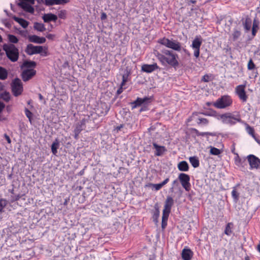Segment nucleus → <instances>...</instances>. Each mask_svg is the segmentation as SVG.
<instances>
[{"label":"nucleus","mask_w":260,"mask_h":260,"mask_svg":"<svg viewBox=\"0 0 260 260\" xmlns=\"http://www.w3.org/2000/svg\"><path fill=\"white\" fill-rule=\"evenodd\" d=\"M173 50H168L164 48L160 51H155L154 55L164 66H169L176 69L178 67L179 63L178 61V55L174 52Z\"/></svg>","instance_id":"nucleus-1"},{"label":"nucleus","mask_w":260,"mask_h":260,"mask_svg":"<svg viewBox=\"0 0 260 260\" xmlns=\"http://www.w3.org/2000/svg\"><path fill=\"white\" fill-rule=\"evenodd\" d=\"M157 42L167 48H170L174 51L180 52L182 51L188 56H190V53L188 50L182 47L181 43L176 40L173 39H169L166 37L159 39Z\"/></svg>","instance_id":"nucleus-2"},{"label":"nucleus","mask_w":260,"mask_h":260,"mask_svg":"<svg viewBox=\"0 0 260 260\" xmlns=\"http://www.w3.org/2000/svg\"><path fill=\"white\" fill-rule=\"evenodd\" d=\"M217 119L221 120L222 123L229 125H235L237 122H243L241 119L240 114L238 113L235 114L231 112H226L220 115H217Z\"/></svg>","instance_id":"nucleus-3"},{"label":"nucleus","mask_w":260,"mask_h":260,"mask_svg":"<svg viewBox=\"0 0 260 260\" xmlns=\"http://www.w3.org/2000/svg\"><path fill=\"white\" fill-rule=\"evenodd\" d=\"M3 50L6 52L7 57L12 61L16 62L19 58V50L13 44H5L3 47Z\"/></svg>","instance_id":"nucleus-4"},{"label":"nucleus","mask_w":260,"mask_h":260,"mask_svg":"<svg viewBox=\"0 0 260 260\" xmlns=\"http://www.w3.org/2000/svg\"><path fill=\"white\" fill-rule=\"evenodd\" d=\"M25 52L29 55L36 54H40L43 56H47L48 55L47 49H44L43 47L42 46H34L32 44H29L27 45Z\"/></svg>","instance_id":"nucleus-5"},{"label":"nucleus","mask_w":260,"mask_h":260,"mask_svg":"<svg viewBox=\"0 0 260 260\" xmlns=\"http://www.w3.org/2000/svg\"><path fill=\"white\" fill-rule=\"evenodd\" d=\"M232 103L233 101L231 96L225 95L218 99L215 102L213 103V105L218 109H224L230 106Z\"/></svg>","instance_id":"nucleus-6"},{"label":"nucleus","mask_w":260,"mask_h":260,"mask_svg":"<svg viewBox=\"0 0 260 260\" xmlns=\"http://www.w3.org/2000/svg\"><path fill=\"white\" fill-rule=\"evenodd\" d=\"M12 91L15 96L20 95L23 91V86L21 80L16 78L11 84Z\"/></svg>","instance_id":"nucleus-7"},{"label":"nucleus","mask_w":260,"mask_h":260,"mask_svg":"<svg viewBox=\"0 0 260 260\" xmlns=\"http://www.w3.org/2000/svg\"><path fill=\"white\" fill-rule=\"evenodd\" d=\"M178 179L186 191H188L190 189L191 184L190 183L189 175L181 173L178 175Z\"/></svg>","instance_id":"nucleus-8"},{"label":"nucleus","mask_w":260,"mask_h":260,"mask_svg":"<svg viewBox=\"0 0 260 260\" xmlns=\"http://www.w3.org/2000/svg\"><path fill=\"white\" fill-rule=\"evenodd\" d=\"M245 88V85L244 84L239 85L235 88L236 93L243 103L246 102L248 99Z\"/></svg>","instance_id":"nucleus-9"},{"label":"nucleus","mask_w":260,"mask_h":260,"mask_svg":"<svg viewBox=\"0 0 260 260\" xmlns=\"http://www.w3.org/2000/svg\"><path fill=\"white\" fill-rule=\"evenodd\" d=\"M247 161L250 169L260 168V159L253 154H249L247 156Z\"/></svg>","instance_id":"nucleus-10"},{"label":"nucleus","mask_w":260,"mask_h":260,"mask_svg":"<svg viewBox=\"0 0 260 260\" xmlns=\"http://www.w3.org/2000/svg\"><path fill=\"white\" fill-rule=\"evenodd\" d=\"M151 144L153 146L152 148L155 150L154 154L156 156H161L167 151L165 146L159 145L154 141Z\"/></svg>","instance_id":"nucleus-11"},{"label":"nucleus","mask_w":260,"mask_h":260,"mask_svg":"<svg viewBox=\"0 0 260 260\" xmlns=\"http://www.w3.org/2000/svg\"><path fill=\"white\" fill-rule=\"evenodd\" d=\"M241 22L244 32L245 34L248 33L252 26L253 21L251 18L247 16L245 19L243 18L241 19Z\"/></svg>","instance_id":"nucleus-12"},{"label":"nucleus","mask_w":260,"mask_h":260,"mask_svg":"<svg viewBox=\"0 0 260 260\" xmlns=\"http://www.w3.org/2000/svg\"><path fill=\"white\" fill-rule=\"evenodd\" d=\"M36 74V71L32 69L24 70L21 74L22 79L23 81L26 82L30 80Z\"/></svg>","instance_id":"nucleus-13"},{"label":"nucleus","mask_w":260,"mask_h":260,"mask_svg":"<svg viewBox=\"0 0 260 260\" xmlns=\"http://www.w3.org/2000/svg\"><path fill=\"white\" fill-rule=\"evenodd\" d=\"M110 110V107L105 103H101L97 108L96 112L99 116L106 115Z\"/></svg>","instance_id":"nucleus-14"},{"label":"nucleus","mask_w":260,"mask_h":260,"mask_svg":"<svg viewBox=\"0 0 260 260\" xmlns=\"http://www.w3.org/2000/svg\"><path fill=\"white\" fill-rule=\"evenodd\" d=\"M90 117L87 116L82 118L79 122H77L76 124L75 130L81 132L86 127V124L88 122Z\"/></svg>","instance_id":"nucleus-15"},{"label":"nucleus","mask_w":260,"mask_h":260,"mask_svg":"<svg viewBox=\"0 0 260 260\" xmlns=\"http://www.w3.org/2000/svg\"><path fill=\"white\" fill-rule=\"evenodd\" d=\"M158 69H160L156 63L152 64H144L142 66L141 71L147 73H151Z\"/></svg>","instance_id":"nucleus-16"},{"label":"nucleus","mask_w":260,"mask_h":260,"mask_svg":"<svg viewBox=\"0 0 260 260\" xmlns=\"http://www.w3.org/2000/svg\"><path fill=\"white\" fill-rule=\"evenodd\" d=\"M259 22L258 20H257L256 18H254L253 21L252 26L251 28V35L250 36H248L249 40H252L255 37L257 32L259 29Z\"/></svg>","instance_id":"nucleus-17"},{"label":"nucleus","mask_w":260,"mask_h":260,"mask_svg":"<svg viewBox=\"0 0 260 260\" xmlns=\"http://www.w3.org/2000/svg\"><path fill=\"white\" fill-rule=\"evenodd\" d=\"M152 218L155 224H157L158 222V218L160 215L159 207L158 203H156L154 206V210H152Z\"/></svg>","instance_id":"nucleus-18"},{"label":"nucleus","mask_w":260,"mask_h":260,"mask_svg":"<svg viewBox=\"0 0 260 260\" xmlns=\"http://www.w3.org/2000/svg\"><path fill=\"white\" fill-rule=\"evenodd\" d=\"M193 253L189 248H184L181 253L182 258L183 260H190L193 256Z\"/></svg>","instance_id":"nucleus-19"},{"label":"nucleus","mask_w":260,"mask_h":260,"mask_svg":"<svg viewBox=\"0 0 260 260\" xmlns=\"http://www.w3.org/2000/svg\"><path fill=\"white\" fill-rule=\"evenodd\" d=\"M29 42L38 44H43L46 40L44 37H40L37 35H31L28 37Z\"/></svg>","instance_id":"nucleus-20"},{"label":"nucleus","mask_w":260,"mask_h":260,"mask_svg":"<svg viewBox=\"0 0 260 260\" xmlns=\"http://www.w3.org/2000/svg\"><path fill=\"white\" fill-rule=\"evenodd\" d=\"M18 5L19 7L22 8L24 11L33 14L34 13L35 10L34 8L28 4H26L24 2H19L18 4Z\"/></svg>","instance_id":"nucleus-21"},{"label":"nucleus","mask_w":260,"mask_h":260,"mask_svg":"<svg viewBox=\"0 0 260 260\" xmlns=\"http://www.w3.org/2000/svg\"><path fill=\"white\" fill-rule=\"evenodd\" d=\"M174 200L172 197L167 196L166 201L165 202L164 208L163 210L171 211V208L174 205Z\"/></svg>","instance_id":"nucleus-22"},{"label":"nucleus","mask_w":260,"mask_h":260,"mask_svg":"<svg viewBox=\"0 0 260 260\" xmlns=\"http://www.w3.org/2000/svg\"><path fill=\"white\" fill-rule=\"evenodd\" d=\"M203 40L201 36H196L194 40H193L190 47L192 49L194 48H200L202 44Z\"/></svg>","instance_id":"nucleus-23"},{"label":"nucleus","mask_w":260,"mask_h":260,"mask_svg":"<svg viewBox=\"0 0 260 260\" xmlns=\"http://www.w3.org/2000/svg\"><path fill=\"white\" fill-rule=\"evenodd\" d=\"M42 18L45 22H49L50 21L55 22L57 20V16L52 13L45 14Z\"/></svg>","instance_id":"nucleus-24"},{"label":"nucleus","mask_w":260,"mask_h":260,"mask_svg":"<svg viewBox=\"0 0 260 260\" xmlns=\"http://www.w3.org/2000/svg\"><path fill=\"white\" fill-rule=\"evenodd\" d=\"M247 159L246 157H243L241 158L239 156L238 154H236V156H235L234 160H235V164L236 166L238 167H244L245 165H246V160Z\"/></svg>","instance_id":"nucleus-25"},{"label":"nucleus","mask_w":260,"mask_h":260,"mask_svg":"<svg viewBox=\"0 0 260 260\" xmlns=\"http://www.w3.org/2000/svg\"><path fill=\"white\" fill-rule=\"evenodd\" d=\"M177 168L180 171L187 172L189 170V167L187 161L182 160L178 164Z\"/></svg>","instance_id":"nucleus-26"},{"label":"nucleus","mask_w":260,"mask_h":260,"mask_svg":"<svg viewBox=\"0 0 260 260\" xmlns=\"http://www.w3.org/2000/svg\"><path fill=\"white\" fill-rule=\"evenodd\" d=\"M13 19L24 28H26L28 25L29 22L23 18L14 16Z\"/></svg>","instance_id":"nucleus-27"},{"label":"nucleus","mask_w":260,"mask_h":260,"mask_svg":"<svg viewBox=\"0 0 260 260\" xmlns=\"http://www.w3.org/2000/svg\"><path fill=\"white\" fill-rule=\"evenodd\" d=\"M59 146V142L58 140L56 139L53 141L51 146V151L54 155H56Z\"/></svg>","instance_id":"nucleus-28"},{"label":"nucleus","mask_w":260,"mask_h":260,"mask_svg":"<svg viewBox=\"0 0 260 260\" xmlns=\"http://www.w3.org/2000/svg\"><path fill=\"white\" fill-rule=\"evenodd\" d=\"M189 160L190 163L193 168H196L200 166V161L197 156L190 157Z\"/></svg>","instance_id":"nucleus-29"},{"label":"nucleus","mask_w":260,"mask_h":260,"mask_svg":"<svg viewBox=\"0 0 260 260\" xmlns=\"http://www.w3.org/2000/svg\"><path fill=\"white\" fill-rule=\"evenodd\" d=\"M36 66L37 63L35 61L32 60H25L22 64V67L26 68H35Z\"/></svg>","instance_id":"nucleus-30"},{"label":"nucleus","mask_w":260,"mask_h":260,"mask_svg":"<svg viewBox=\"0 0 260 260\" xmlns=\"http://www.w3.org/2000/svg\"><path fill=\"white\" fill-rule=\"evenodd\" d=\"M233 228V223L232 222H229L225 226L224 233L227 236H231L233 233L232 229Z\"/></svg>","instance_id":"nucleus-31"},{"label":"nucleus","mask_w":260,"mask_h":260,"mask_svg":"<svg viewBox=\"0 0 260 260\" xmlns=\"http://www.w3.org/2000/svg\"><path fill=\"white\" fill-rule=\"evenodd\" d=\"M7 70L2 67H0V79L4 80L8 77Z\"/></svg>","instance_id":"nucleus-32"},{"label":"nucleus","mask_w":260,"mask_h":260,"mask_svg":"<svg viewBox=\"0 0 260 260\" xmlns=\"http://www.w3.org/2000/svg\"><path fill=\"white\" fill-rule=\"evenodd\" d=\"M34 27L35 29L41 32H43L46 30L44 24L39 22H35Z\"/></svg>","instance_id":"nucleus-33"},{"label":"nucleus","mask_w":260,"mask_h":260,"mask_svg":"<svg viewBox=\"0 0 260 260\" xmlns=\"http://www.w3.org/2000/svg\"><path fill=\"white\" fill-rule=\"evenodd\" d=\"M131 105L132 109L143 105L141 98L139 97L137 98L135 101L131 103Z\"/></svg>","instance_id":"nucleus-34"},{"label":"nucleus","mask_w":260,"mask_h":260,"mask_svg":"<svg viewBox=\"0 0 260 260\" xmlns=\"http://www.w3.org/2000/svg\"><path fill=\"white\" fill-rule=\"evenodd\" d=\"M244 124L246 127V131L247 133L250 135L251 137H253L255 134L254 128L250 126L248 124L245 122Z\"/></svg>","instance_id":"nucleus-35"},{"label":"nucleus","mask_w":260,"mask_h":260,"mask_svg":"<svg viewBox=\"0 0 260 260\" xmlns=\"http://www.w3.org/2000/svg\"><path fill=\"white\" fill-rule=\"evenodd\" d=\"M231 194L234 202L237 203L239 199V193L237 191L236 187H233Z\"/></svg>","instance_id":"nucleus-36"},{"label":"nucleus","mask_w":260,"mask_h":260,"mask_svg":"<svg viewBox=\"0 0 260 260\" xmlns=\"http://www.w3.org/2000/svg\"><path fill=\"white\" fill-rule=\"evenodd\" d=\"M241 35V32L236 29H234L232 34V39L234 41H236Z\"/></svg>","instance_id":"nucleus-37"},{"label":"nucleus","mask_w":260,"mask_h":260,"mask_svg":"<svg viewBox=\"0 0 260 260\" xmlns=\"http://www.w3.org/2000/svg\"><path fill=\"white\" fill-rule=\"evenodd\" d=\"M0 98L5 102H8L10 100V95L8 92L5 91L0 94Z\"/></svg>","instance_id":"nucleus-38"},{"label":"nucleus","mask_w":260,"mask_h":260,"mask_svg":"<svg viewBox=\"0 0 260 260\" xmlns=\"http://www.w3.org/2000/svg\"><path fill=\"white\" fill-rule=\"evenodd\" d=\"M221 153V151L214 147H210V153L213 155H218Z\"/></svg>","instance_id":"nucleus-39"},{"label":"nucleus","mask_w":260,"mask_h":260,"mask_svg":"<svg viewBox=\"0 0 260 260\" xmlns=\"http://www.w3.org/2000/svg\"><path fill=\"white\" fill-rule=\"evenodd\" d=\"M8 39L10 43H13V44H16V43H18V42L19 41V40L17 37H16L15 36H14L13 35H11V34H9L8 35Z\"/></svg>","instance_id":"nucleus-40"},{"label":"nucleus","mask_w":260,"mask_h":260,"mask_svg":"<svg viewBox=\"0 0 260 260\" xmlns=\"http://www.w3.org/2000/svg\"><path fill=\"white\" fill-rule=\"evenodd\" d=\"M146 186L150 187L152 189L154 188L156 191L159 190L162 187L160 183L153 184L151 183L146 185Z\"/></svg>","instance_id":"nucleus-41"},{"label":"nucleus","mask_w":260,"mask_h":260,"mask_svg":"<svg viewBox=\"0 0 260 260\" xmlns=\"http://www.w3.org/2000/svg\"><path fill=\"white\" fill-rule=\"evenodd\" d=\"M131 74V72L129 69L127 67L124 71V74L122 75V80L128 81V77Z\"/></svg>","instance_id":"nucleus-42"},{"label":"nucleus","mask_w":260,"mask_h":260,"mask_svg":"<svg viewBox=\"0 0 260 260\" xmlns=\"http://www.w3.org/2000/svg\"><path fill=\"white\" fill-rule=\"evenodd\" d=\"M24 112L26 116L28 118L30 123H31L33 117L32 113L26 108L24 109Z\"/></svg>","instance_id":"nucleus-43"},{"label":"nucleus","mask_w":260,"mask_h":260,"mask_svg":"<svg viewBox=\"0 0 260 260\" xmlns=\"http://www.w3.org/2000/svg\"><path fill=\"white\" fill-rule=\"evenodd\" d=\"M8 202L6 199H0V212L4 211V208L7 206Z\"/></svg>","instance_id":"nucleus-44"},{"label":"nucleus","mask_w":260,"mask_h":260,"mask_svg":"<svg viewBox=\"0 0 260 260\" xmlns=\"http://www.w3.org/2000/svg\"><path fill=\"white\" fill-rule=\"evenodd\" d=\"M143 105H148L152 102V98L151 97L145 96L141 98Z\"/></svg>","instance_id":"nucleus-45"},{"label":"nucleus","mask_w":260,"mask_h":260,"mask_svg":"<svg viewBox=\"0 0 260 260\" xmlns=\"http://www.w3.org/2000/svg\"><path fill=\"white\" fill-rule=\"evenodd\" d=\"M218 136V134L216 132H201L200 136ZM208 137H207V139Z\"/></svg>","instance_id":"nucleus-46"},{"label":"nucleus","mask_w":260,"mask_h":260,"mask_svg":"<svg viewBox=\"0 0 260 260\" xmlns=\"http://www.w3.org/2000/svg\"><path fill=\"white\" fill-rule=\"evenodd\" d=\"M255 68V65L252 59L250 58L248 62L247 69L248 70H253Z\"/></svg>","instance_id":"nucleus-47"},{"label":"nucleus","mask_w":260,"mask_h":260,"mask_svg":"<svg viewBox=\"0 0 260 260\" xmlns=\"http://www.w3.org/2000/svg\"><path fill=\"white\" fill-rule=\"evenodd\" d=\"M45 4L47 6L58 5L57 0H45Z\"/></svg>","instance_id":"nucleus-48"},{"label":"nucleus","mask_w":260,"mask_h":260,"mask_svg":"<svg viewBox=\"0 0 260 260\" xmlns=\"http://www.w3.org/2000/svg\"><path fill=\"white\" fill-rule=\"evenodd\" d=\"M170 213L171 212L169 211L163 210L161 219L163 220H168Z\"/></svg>","instance_id":"nucleus-49"},{"label":"nucleus","mask_w":260,"mask_h":260,"mask_svg":"<svg viewBox=\"0 0 260 260\" xmlns=\"http://www.w3.org/2000/svg\"><path fill=\"white\" fill-rule=\"evenodd\" d=\"M58 16L59 18L64 19L67 17V11L64 10H62L58 12Z\"/></svg>","instance_id":"nucleus-50"},{"label":"nucleus","mask_w":260,"mask_h":260,"mask_svg":"<svg viewBox=\"0 0 260 260\" xmlns=\"http://www.w3.org/2000/svg\"><path fill=\"white\" fill-rule=\"evenodd\" d=\"M209 123V121L206 118H200L198 119V121H197V123L200 124H203L204 125H207Z\"/></svg>","instance_id":"nucleus-51"},{"label":"nucleus","mask_w":260,"mask_h":260,"mask_svg":"<svg viewBox=\"0 0 260 260\" xmlns=\"http://www.w3.org/2000/svg\"><path fill=\"white\" fill-rule=\"evenodd\" d=\"M152 148V147L151 146V144H148V145H146L144 147V151L145 152H148V153H150L151 152V150Z\"/></svg>","instance_id":"nucleus-52"},{"label":"nucleus","mask_w":260,"mask_h":260,"mask_svg":"<svg viewBox=\"0 0 260 260\" xmlns=\"http://www.w3.org/2000/svg\"><path fill=\"white\" fill-rule=\"evenodd\" d=\"M193 55L196 58H198L200 56V48H194Z\"/></svg>","instance_id":"nucleus-53"},{"label":"nucleus","mask_w":260,"mask_h":260,"mask_svg":"<svg viewBox=\"0 0 260 260\" xmlns=\"http://www.w3.org/2000/svg\"><path fill=\"white\" fill-rule=\"evenodd\" d=\"M206 115L211 116L215 117L217 118V115H220V114H218L215 111H212L211 113L210 114H205Z\"/></svg>","instance_id":"nucleus-54"},{"label":"nucleus","mask_w":260,"mask_h":260,"mask_svg":"<svg viewBox=\"0 0 260 260\" xmlns=\"http://www.w3.org/2000/svg\"><path fill=\"white\" fill-rule=\"evenodd\" d=\"M141 106H142L141 108L139 110V112H143V111H146L148 110V105H143Z\"/></svg>","instance_id":"nucleus-55"},{"label":"nucleus","mask_w":260,"mask_h":260,"mask_svg":"<svg viewBox=\"0 0 260 260\" xmlns=\"http://www.w3.org/2000/svg\"><path fill=\"white\" fill-rule=\"evenodd\" d=\"M20 1V2H24V3H26V4H35V0H19Z\"/></svg>","instance_id":"nucleus-56"},{"label":"nucleus","mask_w":260,"mask_h":260,"mask_svg":"<svg viewBox=\"0 0 260 260\" xmlns=\"http://www.w3.org/2000/svg\"><path fill=\"white\" fill-rule=\"evenodd\" d=\"M70 2V0H57L58 5H64Z\"/></svg>","instance_id":"nucleus-57"},{"label":"nucleus","mask_w":260,"mask_h":260,"mask_svg":"<svg viewBox=\"0 0 260 260\" xmlns=\"http://www.w3.org/2000/svg\"><path fill=\"white\" fill-rule=\"evenodd\" d=\"M202 81L205 82H208L209 81V77L208 75H205L203 76Z\"/></svg>","instance_id":"nucleus-58"},{"label":"nucleus","mask_w":260,"mask_h":260,"mask_svg":"<svg viewBox=\"0 0 260 260\" xmlns=\"http://www.w3.org/2000/svg\"><path fill=\"white\" fill-rule=\"evenodd\" d=\"M167 221L168 220H163L161 219V228L162 229H165L167 225Z\"/></svg>","instance_id":"nucleus-59"},{"label":"nucleus","mask_w":260,"mask_h":260,"mask_svg":"<svg viewBox=\"0 0 260 260\" xmlns=\"http://www.w3.org/2000/svg\"><path fill=\"white\" fill-rule=\"evenodd\" d=\"M4 138L7 141L8 143L10 144L11 143V140L10 137L6 134H4Z\"/></svg>","instance_id":"nucleus-60"},{"label":"nucleus","mask_w":260,"mask_h":260,"mask_svg":"<svg viewBox=\"0 0 260 260\" xmlns=\"http://www.w3.org/2000/svg\"><path fill=\"white\" fill-rule=\"evenodd\" d=\"M81 132H79L78 131H76V130H74V138L76 140H77L79 138V135Z\"/></svg>","instance_id":"nucleus-61"},{"label":"nucleus","mask_w":260,"mask_h":260,"mask_svg":"<svg viewBox=\"0 0 260 260\" xmlns=\"http://www.w3.org/2000/svg\"><path fill=\"white\" fill-rule=\"evenodd\" d=\"M5 107V105L4 103L0 101V113H1Z\"/></svg>","instance_id":"nucleus-62"},{"label":"nucleus","mask_w":260,"mask_h":260,"mask_svg":"<svg viewBox=\"0 0 260 260\" xmlns=\"http://www.w3.org/2000/svg\"><path fill=\"white\" fill-rule=\"evenodd\" d=\"M123 127V124H120L119 125L115 127L114 130L116 131L117 132H118L121 130V129Z\"/></svg>","instance_id":"nucleus-63"},{"label":"nucleus","mask_w":260,"mask_h":260,"mask_svg":"<svg viewBox=\"0 0 260 260\" xmlns=\"http://www.w3.org/2000/svg\"><path fill=\"white\" fill-rule=\"evenodd\" d=\"M46 38L49 40H53L54 38V35L51 34H48L46 35Z\"/></svg>","instance_id":"nucleus-64"}]
</instances>
